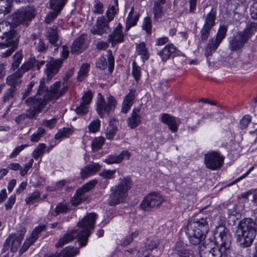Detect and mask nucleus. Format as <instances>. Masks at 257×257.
I'll use <instances>...</instances> for the list:
<instances>
[{
  "label": "nucleus",
  "instance_id": "16",
  "mask_svg": "<svg viewBox=\"0 0 257 257\" xmlns=\"http://www.w3.org/2000/svg\"><path fill=\"white\" fill-rule=\"evenodd\" d=\"M215 235H218L221 241L220 245L225 248H229L231 243V236L227 228L223 225L216 227Z\"/></svg>",
  "mask_w": 257,
  "mask_h": 257
},
{
  "label": "nucleus",
  "instance_id": "22",
  "mask_svg": "<svg viewBox=\"0 0 257 257\" xmlns=\"http://www.w3.org/2000/svg\"><path fill=\"white\" fill-rule=\"evenodd\" d=\"M131 156L130 153L127 151H123L122 152L117 155H110L107 157L104 160V162L108 165L112 164H117L121 162L123 160H128Z\"/></svg>",
  "mask_w": 257,
  "mask_h": 257
},
{
  "label": "nucleus",
  "instance_id": "54",
  "mask_svg": "<svg viewBox=\"0 0 257 257\" xmlns=\"http://www.w3.org/2000/svg\"><path fill=\"white\" fill-rule=\"evenodd\" d=\"M28 144L21 145L14 149L12 153L10 155V158H13L18 156L25 148L28 147Z\"/></svg>",
  "mask_w": 257,
  "mask_h": 257
},
{
  "label": "nucleus",
  "instance_id": "52",
  "mask_svg": "<svg viewBox=\"0 0 257 257\" xmlns=\"http://www.w3.org/2000/svg\"><path fill=\"white\" fill-rule=\"evenodd\" d=\"M12 0H0V11L8 13Z\"/></svg>",
  "mask_w": 257,
  "mask_h": 257
},
{
  "label": "nucleus",
  "instance_id": "1",
  "mask_svg": "<svg viewBox=\"0 0 257 257\" xmlns=\"http://www.w3.org/2000/svg\"><path fill=\"white\" fill-rule=\"evenodd\" d=\"M97 215L94 213L87 214L79 221L73 230H70L64 234L56 243V247H61L69 243L74 238L79 239L80 247L84 246L87 242V238L93 231L94 223Z\"/></svg>",
  "mask_w": 257,
  "mask_h": 257
},
{
  "label": "nucleus",
  "instance_id": "51",
  "mask_svg": "<svg viewBox=\"0 0 257 257\" xmlns=\"http://www.w3.org/2000/svg\"><path fill=\"white\" fill-rule=\"evenodd\" d=\"M70 210L68 204L66 202H63L59 204L55 208L57 213L67 212Z\"/></svg>",
  "mask_w": 257,
  "mask_h": 257
},
{
  "label": "nucleus",
  "instance_id": "34",
  "mask_svg": "<svg viewBox=\"0 0 257 257\" xmlns=\"http://www.w3.org/2000/svg\"><path fill=\"white\" fill-rule=\"evenodd\" d=\"M215 13L211 10L207 14L205 17L203 27L211 29L215 25Z\"/></svg>",
  "mask_w": 257,
  "mask_h": 257
},
{
  "label": "nucleus",
  "instance_id": "44",
  "mask_svg": "<svg viewBox=\"0 0 257 257\" xmlns=\"http://www.w3.org/2000/svg\"><path fill=\"white\" fill-rule=\"evenodd\" d=\"M228 249V248H225L224 246L220 245L219 248L217 246L212 247L210 251L213 257H221L222 254Z\"/></svg>",
  "mask_w": 257,
  "mask_h": 257
},
{
  "label": "nucleus",
  "instance_id": "58",
  "mask_svg": "<svg viewBox=\"0 0 257 257\" xmlns=\"http://www.w3.org/2000/svg\"><path fill=\"white\" fill-rule=\"evenodd\" d=\"M57 121L56 118H52L50 119H45L43 121L42 124L43 125L49 128H53L55 127Z\"/></svg>",
  "mask_w": 257,
  "mask_h": 257
},
{
  "label": "nucleus",
  "instance_id": "8",
  "mask_svg": "<svg viewBox=\"0 0 257 257\" xmlns=\"http://www.w3.org/2000/svg\"><path fill=\"white\" fill-rule=\"evenodd\" d=\"M69 50L66 46H63L62 51L61 53V59H52L50 62L46 64V68L45 70V74L47 75L48 79H51L54 75L58 71L62 61L66 59L69 56Z\"/></svg>",
  "mask_w": 257,
  "mask_h": 257
},
{
  "label": "nucleus",
  "instance_id": "25",
  "mask_svg": "<svg viewBox=\"0 0 257 257\" xmlns=\"http://www.w3.org/2000/svg\"><path fill=\"white\" fill-rule=\"evenodd\" d=\"M87 46L85 36H81L74 41L71 48L72 53H79L85 50Z\"/></svg>",
  "mask_w": 257,
  "mask_h": 257
},
{
  "label": "nucleus",
  "instance_id": "33",
  "mask_svg": "<svg viewBox=\"0 0 257 257\" xmlns=\"http://www.w3.org/2000/svg\"><path fill=\"white\" fill-rule=\"evenodd\" d=\"M23 75L21 70H18L15 74L9 76L7 82L11 86L15 87L21 82L20 77Z\"/></svg>",
  "mask_w": 257,
  "mask_h": 257
},
{
  "label": "nucleus",
  "instance_id": "7",
  "mask_svg": "<svg viewBox=\"0 0 257 257\" xmlns=\"http://www.w3.org/2000/svg\"><path fill=\"white\" fill-rule=\"evenodd\" d=\"M97 99L96 111L101 117L108 115L114 110L117 104L116 99L112 96H108L105 100L102 95L98 93Z\"/></svg>",
  "mask_w": 257,
  "mask_h": 257
},
{
  "label": "nucleus",
  "instance_id": "12",
  "mask_svg": "<svg viewBox=\"0 0 257 257\" xmlns=\"http://www.w3.org/2000/svg\"><path fill=\"white\" fill-rule=\"evenodd\" d=\"M224 158L218 153L213 152L205 155L204 164L206 167L212 170L219 168L222 165Z\"/></svg>",
  "mask_w": 257,
  "mask_h": 257
},
{
  "label": "nucleus",
  "instance_id": "57",
  "mask_svg": "<svg viewBox=\"0 0 257 257\" xmlns=\"http://www.w3.org/2000/svg\"><path fill=\"white\" fill-rule=\"evenodd\" d=\"M251 120V117L249 115H246L243 117L240 121V127L241 128H246Z\"/></svg>",
  "mask_w": 257,
  "mask_h": 257
},
{
  "label": "nucleus",
  "instance_id": "42",
  "mask_svg": "<svg viewBox=\"0 0 257 257\" xmlns=\"http://www.w3.org/2000/svg\"><path fill=\"white\" fill-rule=\"evenodd\" d=\"M219 44L214 42V39H212L209 41L208 45L205 49V55L208 57L215 51Z\"/></svg>",
  "mask_w": 257,
  "mask_h": 257
},
{
  "label": "nucleus",
  "instance_id": "49",
  "mask_svg": "<svg viewBox=\"0 0 257 257\" xmlns=\"http://www.w3.org/2000/svg\"><path fill=\"white\" fill-rule=\"evenodd\" d=\"M14 62L12 64V67L14 70L17 68L23 59V55L21 51H18L14 56Z\"/></svg>",
  "mask_w": 257,
  "mask_h": 257
},
{
  "label": "nucleus",
  "instance_id": "63",
  "mask_svg": "<svg viewBox=\"0 0 257 257\" xmlns=\"http://www.w3.org/2000/svg\"><path fill=\"white\" fill-rule=\"evenodd\" d=\"M250 16L252 19L257 20V1L254 2L250 7Z\"/></svg>",
  "mask_w": 257,
  "mask_h": 257
},
{
  "label": "nucleus",
  "instance_id": "9",
  "mask_svg": "<svg viewBox=\"0 0 257 257\" xmlns=\"http://www.w3.org/2000/svg\"><path fill=\"white\" fill-rule=\"evenodd\" d=\"M163 197L157 193H151L142 201L141 208L144 211H150L152 209L159 207L163 202Z\"/></svg>",
  "mask_w": 257,
  "mask_h": 257
},
{
  "label": "nucleus",
  "instance_id": "47",
  "mask_svg": "<svg viewBox=\"0 0 257 257\" xmlns=\"http://www.w3.org/2000/svg\"><path fill=\"white\" fill-rule=\"evenodd\" d=\"M116 173L115 170L104 169L103 170L99 175L100 177L106 179H112Z\"/></svg>",
  "mask_w": 257,
  "mask_h": 257
},
{
  "label": "nucleus",
  "instance_id": "46",
  "mask_svg": "<svg viewBox=\"0 0 257 257\" xmlns=\"http://www.w3.org/2000/svg\"><path fill=\"white\" fill-rule=\"evenodd\" d=\"M45 131L42 127H39L37 131L33 133L30 137V140L33 142H38L45 134Z\"/></svg>",
  "mask_w": 257,
  "mask_h": 257
},
{
  "label": "nucleus",
  "instance_id": "13",
  "mask_svg": "<svg viewBox=\"0 0 257 257\" xmlns=\"http://www.w3.org/2000/svg\"><path fill=\"white\" fill-rule=\"evenodd\" d=\"M15 38L16 32L11 23L8 21H4L0 23V40L6 39L5 41H11Z\"/></svg>",
  "mask_w": 257,
  "mask_h": 257
},
{
  "label": "nucleus",
  "instance_id": "36",
  "mask_svg": "<svg viewBox=\"0 0 257 257\" xmlns=\"http://www.w3.org/2000/svg\"><path fill=\"white\" fill-rule=\"evenodd\" d=\"M73 130L69 127H63L59 130L55 135V138L57 140L62 139L69 137L73 133Z\"/></svg>",
  "mask_w": 257,
  "mask_h": 257
},
{
  "label": "nucleus",
  "instance_id": "64",
  "mask_svg": "<svg viewBox=\"0 0 257 257\" xmlns=\"http://www.w3.org/2000/svg\"><path fill=\"white\" fill-rule=\"evenodd\" d=\"M16 201V196L15 195H11L7 202L5 204L6 208L7 209H9L12 208L13 205L14 204Z\"/></svg>",
  "mask_w": 257,
  "mask_h": 257
},
{
  "label": "nucleus",
  "instance_id": "27",
  "mask_svg": "<svg viewBox=\"0 0 257 257\" xmlns=\"http://www.w3.org/2000/svg\"><path fill=\"white\" fill-rule=\"evenodd\" d=\"M101 168V166L98 163H92L88 166L82 169L81 171V177L85 178L89 176L95 174L98 172Z\"/></svg>",
  "mask_w": 257,
  "mask_h": 257
},
{
  "label": "nucleus",
  "instance_id": "41",
  "mask_svg": "<svg viewBox=\"0 0 257 257\" xmlns=\"http://www.w3.org/2000/svg\"><path fill=\"white\" fill-rule=\"evenodd\" d=\"M227 28L226 26H220L219 28L214 42L219 45L222 40L225 38Z\"/></svg>",
  "mask_w": 257,
  "mask_h": 257
},
{
  "label": "nucleus",
  "instance_id": "6",
  "mask_svg": "<svg viewBox=\"0 0 257 257\" xmlns=\"http://www.w3.org/2000/svg\"><path fill=\"white\" fill-rule=\"evenodd\" d=\"M131 186L129 178L120 180L119 184L116 186L110 195L108 203L110 205H115L123 202L127 196V191Z\"/></svg>",
  "mask_w": 257,
  "mask_h": 257
},
{
  "label": "nucleus",
  "instance_id": "59",
  "mask_svg": "<svg viewBox=\"0 0 257 257\" xmlns=\"http://www.w3.org/2000/svg\"><path fill=\"white\" fill-rule=\"evenodd\" d=\"M33 164V160L30 159L28 163H27L23 168L21 167L20 173L22 176L25 175L30 168L32 167Z\"/></svg>",
  "mask_w": 257,
  "mask_h": 257
},
{
  "label": "nucleus",
  "instance_id": "60",
  "mask_svg": "<svg viewBox=\"0 0 257 257\" xmlns=\"http://www.w3.org/2000/svg\"><path fill=\"white\" fill-rule=\"evenodd\" d=\"M107 59L109 63L108 70L110 72L113 71L114 67V58L110 50L108 51Z\"/></svg>",
  "mask_w": 257,
  "mask_h": 257
},
{
  "label": "nucleus",
  "instance_id": "18",
  "mask_svg": "<svg viewBox=\"0 0 257 257\" xmlns=\"http://www.w3.org/2000/svg\"><path fill=\"white\" fill-rule=\"evenodd\" d=\"M161 120L162 122L166 124L172 132H176L180 123L179 118L171 116L168 114L163 113L161 115Z\"/></svg>",
  "mask_w": 257,
  "mask_h": 257
},
{
  "label": "nucleus",
  "instance_id": "40",
  "mask_svg": "<svg viewBox=\"0 0 257 257\" xmlns=\"http://www.w3.org/2000/svg\"><path fill=\"white\" fill-rule=\"evenodd\" d=\"M104 138L102 137H96L93 139L91 142L92 151L95 152L101 149L104 143Z\"/></svg>",
  "mask_w": 257,
  "mask_h": 257
},
{
  "label": "nucleus",
  "instance_id": "53",
  "mask_svg": "<svg viewBox=\"0 0 257 257\" xmlns=\"http://www.w3.org/2000/svg\"><path fill=\"white\" fill-rule=\"evenodd\" d=\"M132 75L136 80H138L141 76V68L136 64V62H133Z\"/></svg>",
  "mask_w": 257,
  "mask_h": 257
},
{
  "label": "nucleus",
  "instance_id": "61",
  "mask_svg": "<svg viewBox=\"0 0 257 257\" xmlns=\"http://www.w3.org/2000/svg\"><path fill=\"white\" fill-rule=\"evenodd\" d=\"M96 66L100 69H105L107 67L106 59L104 57H100L97 61Z\"/></svg>",
  "mask_w": 257,
  "mask_h": 257
},
{
  "label": "nucleus",
  "instance_id": "48",
  "mask_svg": "<svg viewBox=\"0 0 257 257\" xmlns=\"http://www.w3.org/2000/svg\"><path fill=\"white\" fill-rule=\"evenodd\" d=\"M142 29L148 34H151L152 31V22L151 18L147 17L144 19L142 25Z\"/></svg>",
  "mask_w": 257,
  "mask_h": 257
},
{
  "label": "nucleus",
  "instance_id": "43",
  "mask_svg": "<svg viewBox=\"0 0 257 257\" xmlns=\"http://www.w3.org/2000/svg\"><path fill=\"white\" fill-rule=\"evenodd\" d=\"M113 5L110 6L106 12L108 22L113 20L114 16L116 13L117 10V0H113Z\"/></svg>",
  "mask_w": 257,
  "mask_h": 257
},
{
  "label": "nucleus",
  "instance_id": "32",
  "mask_svg": "<svg viewBox=\"0 0 257 257\" xmlns=\"http://www.w3.org/2000/svg\"><path fill=\"white\" fill-rule=\"evenodd\" d=\"M117 121L115 119H111L110 121L109 126L107 127L105 135L107 139H112L117 132Z\"/></svg>",
  "mask_w": 257,
  "mask_h": 257
},
{
  "label": "nucleus",
  "instance_id": "17",
  "mask_svg": "<svg viewBox=\"0 0 257 257\" xmlns=\"http://www.w3.org/2000/svg\"><path fill=\"white\" fill-rule=\"evenodd\" d=\"M92 94L90 91H87L82 97V101L80 105L75 109V112L78 114L83 115L88 111V105L92 98Z\"/></svg>",
  "mask_w": 257,
  "mask_h": 257
},
{
  "label": "nucleus",
  "instance_id": "2",
  "mask_svg": "<svg viewBox=\"0 0 257 257\" xmlns=\"http://www.w3.org/2000/svg\"><path fill=\"white\" fill-rule=\"evenodd\" d=\"M67 86L60 82H55L48 90L45 88L44 79L40 81V86L34 97H30L26 101L27 105L33 108L34 113L41 111L48 100H56L63 95L67 90Z\"/></svg>",
  "mask_w": 257,
  "mask_h": 257
},
{
  "label": "nucleus",
  "instance_id": "50",
  "mask_svg": "<svg viewBox=\"0 0 257 257\" xmlns=\"http://www.w3.org/2000/svg\"><path fill=\"white\" fill-rule=\"evenodd\" d=\"M100 126V121L96 119L92 121L88 125V129L90 133H95L99 130Z\"/></svg>",
  "mask_w": 257,
  "mask_h": 257
},
{
  "label": "nucleus",
  "instance_id": "15",
  "mask_svg": "<svg viewBox=\"0 0 257 257\" xmlns=\"http://www.w3.org/2000/svg\"><path fill=\"white\" fill-rule=\"evenodd\" d=\"M64 5V0H51L50 7L53 11L47 15L45 19L46 22L47 23H50L55 19L58 14L61 12Z\"/></svg>",
  "mask_w": 257,
  "mask_h": 257
},
{
  "label": "nucleus",
  "instance_id": "10",
  "mask_svg": "<svg viewBox=\"0 0 257 257\" xmlns=\"http://www.w3.org/2000/svg\"><path fill=\"white\" fill-rule=\"evenodd\" d=\"M97 184V181L92 180L85 184L82 187L77 190L76 194L74 195L71 200V203L72 206H77L83 201H86L88 197L85 193L91 190Z\"/></svg>",
  "mask_w": 257,
  "mask_h": 257
},
{
  "label": "nucleus",
  "instance_id": "29",
  "mask_svg": "<svg viewBox=\"0 0 257 257\" xmlns=\"http://www.w3.org/2000/svg\"><path fill=\"white\" fill-rule=\"evenodd\" d=\"M78 252V248H74L72 247L68 246L66 247L58 255H45V257H73L77 254Z\"/></svg>",
  "mask_w": 257,
  "mask_h": 257
},
{
  "label": "nucleus",
  "instance_id": "37",
  "mask_svg": "<svg viewBox=\"0 0 257 257\" xmlns=\"http://www.w3.org/2000/svg\"><path fill=\"white\" fill-rule=\"evenodd\" d=\"M46 150V146L45 144H39L33 152L32 155L33 158L35 160H38L39 158H42Z\"/></svg>",
  "mask_w": 257,
  "mask_h": 257
},
{
  "label": "nucleus",
  "instance_id": "31",
  "mask_svg": "<svg viewBox=\"0 0 257 257\" xmlns=\"http://www.w3.org/2000/svg\"><path fill=\"white\" fill-rule=\"evenodd\" d=\"M45 198H46V195H44L43 198H41L40 192L38 191H36L32 193L29 194L25 199V201L27 204H33L35 203L39 202Z\"/></svg>",
  "mask_w": 257,
  "mask_h": 257
},
{
  "label": "nucleus",
  "instance_id": "20",
  "mask_svg": "<svg viewBox=\"0 0 257 257\" xmlns=\"http://www.w3.org/2000/svg\"><path fill=\"white\" fill-rule=\"evenodd\" d=\"M24 235L19 234L10 235L6 240L5 244V248L11 246V249L13 252H16L18 249L21 243Z\"/></svg>",
  "mask_w": 257,
  "mask_h": 257
},
{
  "label": "nucleus",
  "instance_id": "3",
  "mask_svg": "<svg viewBox=\"0 0 257 257\" xmlns=\"http://www.w3.org/2000/svg\"><path fill=\"white\" fill-rule=\"evenodd\" d=\"M257 214V208L253 211ZM257 224V218L254 222L251 218H246L240 221L236 231V240L239 245L242 247L250 246L256 236L254 224Z\"/></svg>",
  "mask_w": 257,
  "mask_h": 257
},
{
  "label": "nucleus",
  "instance_id": "30",
  "mask_svg": "<svg viewBox=\"0 0 257 257\" xmlns=\"http://www.w3.org/2000/svg\"><path fill=\"white\" fill-rule=\"evenodd\" d=\"M136 50L138 54L141 55L143 61L148 60L150 56L148 48L144 43L136 44Z\"/></svg>",
  "mask_w": 257,
  "mask_h": 257
},
{
  "label": "nucleus",
  "instance_id": "14",
  "mask_svg": "<svg viewBox=\"0 0 257 257\" xmlns=\"http://www.w3.org/2000/svg\"><path fill=\"white\" fill-rule=\"evenodd\" d=\"M108 22L104 17H98L95 25L91 29V33L93 35L101 36L108 33L110 31V28Z\"/></svg>",
  "mask_w": 257,
  "mask_h": 257
},
{
  "label": "nucleus",
  "instance_id": "11",
  "mask_svg": "<svg viewBox=\"0 0 257 257\" xmlns=\"http://www.w3.org/2000/svg\"><path fill=\"white\" fill-rule=\"evenodd\" d=\"M35 14V10L32 7L22 9L14 15L13 23L15 25L23 23L27 25L28 22L31 21L34 17Z\"/></svg>",
  "mask_w": 257,
  "mask_h": 257
},
{
  "label": "nucleus",
  "instance_id": "39",
  "mask_svg": "<svg viewBox=\"0 0 257 257\" xmlns=\"http://www.w3.org/2000/svg\"><path fill=\"white\" fill-rule=\"evenodd\" d=\"M90 70V65L88 63L83 64L79 70L78 74V80L81 81L85 77H86L88 74V73Z\"/></svg>",
  "mask_w": 257,
  "mask_h": 257
},
{
  "label": "nucleus",
  "instance_id": "4",
  "mask_svg": "<svg viewBox=\"0 0 257 257\" xmlns=\"http://www.w3.org/2000/svg\"><path fill=\"white\" fill-rule=\"evenodd\" d=\"M209 230V226L204 218L190 221L187 225L186 233L193 244L199 243Z\"/></svg>",
  "mask_w": 257,
  "mask_h": 257
},
{
  "label": "nucleus",
  "instance_id": "35",
  "mask_svg": "<svg viewBox=\"0 0 257 257\" xmlns=\"http://www.w3.org/2000/svg\"><path fill=\"white\" fill-rule=\"evenodd\" d=\"M159 2L155 3L154 7V18L156 20L160 19L162 14L163 7L161 5H164L165 3V0H158Z\"/></svg>",
  "mask_w": 257,
  "mask_h": 257
},
{
  "label": "nucleus",
  "instance_id": "21",
  "mask_svg": "<svg viewBox=\"0 0 257 257\" xmlns=\"http://www.w3.org/2000/svg\"><path fill=\"white\" fill-rule=\"evenodd\" d=\"M18 43V38H15L11 41H5L4 43H0V49L8 48L5 52H2L1 56L4 58L11 55L17 48Z\"/></svg>",
  "mask_w": 257,
  "mask_h": 257
},
{
  "label": "nucleus",
  "instance_id": "28",
  "mask_svg": "<svg viewBox=\"0 0 257 257\" xmlns=\"http://www.w3.org/2000/svg\"><path fill=\"white\" fill-rule=\"evenodd\" d=\"M135 90L131 89L130 92L124 98L121 111L123 113H126L131 108L133 101L135 99Z\"/></svg>",
  "mask_w": 257,
  "mask_h": 257
},
{
  "label": "nucleus",
  "instance_id": "5",
  "mask_svg": "<svg viewBox=\"0 0 257 257\" xmlns=\"http://www.w3.org/2000/svg\"><path fill=\"white\" fill-rule=\"evenodd\" d=\"M257 30V24L251 23L247 25L243 33H238L233 39L229 42V48L232 51H236L242 48L248 39L255 33Z\"/></svg>",
  "mask_w": 257,
  "mask_h": 257
},
{
  "label": "nucleus",
  "instance_id": "26",
  "mask_svg": "<svg viewBox=\"0 0 257 257\" xmlns=\"http://www.w3.org/2000/svg\"><path fill=\"white\" fill-rule=\"evenodd\" d=\"M141 122L140 110L139 108L134 109L131 116L128 118L127 122L131 128L136 127Z\"/></svg>",
  "mask_w": 257,
  "mask_h": 257
},
{
  "label": "nucleus",
  "instance_id": "24",
  "mask_svg": "<svg viewBox=\"0 0 257 257\" xmlns=\"http://www.w3.org/2000/svg\"><path fill=\"white\" fill-rule=\"evenodd\" d=\"M123 41V35L122 32V26L119 24L114 30L113 33L109 35V42L111 43L112 47H114L118 43H121Z\"/></svg>",
  "mask_w": 257,
  "mask_h": 257
},
{
  "label": "nucleus",
  "instance_id": "23",
  "mask_svg": "<svg viewBox=\"0 0 257 257\" xmlns=\"http://www.w3.org/2000/svg\"><path fill=\"white\" fill-rule=\"evenodd\" d=\"M177 51L176 47L173 44H169L164 47L162 50L158 53L162 61H166L175 54Z\"/></svg>",
  "mask_w": 257,
  "mask_h": 257
},
{
  "label": "nucleus",
  "instance_id": "45",
  "mask_svg": "<svg viewBox=\"0 0 257 257\" xmlns=\"http://www.w3.org/2000/svg\"><path fill=\"white\" fill-rule=\"evenodd\" d=\"M47 36L49 42L52 44H55L58 40V34L55 29L49 28L47 30Z\"/></svg>",
  "mask_w": 257,
  "mask_h": 257
},
{
  "label": "nucleus",
  "instance_id": "55",
  "mask_svg": "<svg viewBox=\"0 0 257 257\" xmlns=\"http://www.w3.org/2000/svg\"><path fill=\"white\" fill-rule=\"evenodd\" d=\"M138 20L139 18L138 16L130 19L127 18L126 21V30H128L132 27L136 25Z\"/></svg>",
  "mask_w": 257,
  "mask_h": 257
},
{
  "label": "nucleus",
  "instance_id": "19",
  "mask_svg": "<svg viewBox=\"0 0 257 257\" xmlns=\"http://www.w3.org/2000/svg\"><path fill=\"white\" fill-rule=\"evenodd\" d=\"M45 229V226L44 225H41L36 227L33 231L30 236L27 238L26 240L24 242L22 247L20 249V251L23 253L26 251L29 246L37 240L38 234Z\"/></svg>",
  "mask_w": 257,
  "mask_h": 257
},
{
  "label": "nucleus",
  "instance_id": "38",
  "mask_svg": "<svg viewBox=\"0 0 257 257\" xmlns=\"http://www.w3.org/2000/svg\"><path fill=\"white\" fill-rule=\"evenodd\" d=\"M160 243V239L156 237L148 238L145 243L146 248L149 250L156 248Z\"/></svg>",
  "mask_w": 257,
  "mask_h": 257
},
{
  "label": "nucleus",
  "instance_id": "62",
  "mask_svg": "<svg viewBox=\"0 0 257 257\" xmlns=\"http://www.w3.org/2000/svg\"><path fill=\"white\" fill-rule=\"evenodd\" d=\"M93 12L98 14H102L103 12L102 4L99 2H95Z\"/></svg>",
  "mask_w": 257,
  "mask_h": 257
},
{
  "label": "nucleus",
  "instance_id": "56",
  "mask_svg": "<svg viewBox=\"0 0 257 257\" xmlns=\"http://www.w3.org/2000/svg\"><path fill=\"white\" fill-rule=\"evenodd\" d=\"M179 257H196L192 251L185 249L176 250Z\"/></svg>",
  "mask_w": 257,
  "mask_h": 257
}]
</instances>
